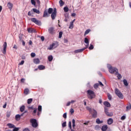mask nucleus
<instances>
[{"label":"nucleus","mask_w":131,"mask_h":131,"mask_svg":"<svg viewBox=\"0 0 131 131\" xmlns=\"http://www.w3.org/2000/svg\"><path fill=\"white\" fill-rule=\"evenodd\" d=\"M63 35V32L60 31L59 33V38H61L62 37V35Z\"/></svg>","instance_id":"a19ab883"},{"label":"nucleus","mask_w":131,"mask_h":131,"mask_svg":"<svg viewBox=\"0 0 131 131\" xmlns=\"http://www.w3.org/2000/svg\"><path fill=\"white\" fill-rule=\"evenodd\" d=\"M7 125L9 128H13L15 127V125L12 123H8Z\"/></svg>","instance_id":"a211bd4d"},{"label":"nucleus","mask_w":131,"mask_h":131,"mask_svg":"<svg viewBox=\"0 0 131 131\" xmlns=\"http://www.w3.org/2000/svg\"><path fill=\"white\" fill-rule=\"evenodd\" d=\"M48 61H49V62L53 61V56L50 55L48 56Z\"/></svg>","instance_id":"473e14b6"},{"label":"nucleus","mask_w":131,"mask_h":131,"mask_svg":"<svg viewBox=\"0 0 131 131\" xmlns=\"http://www.w3.org/2000/svg\"><path fill=\"white\" fill-rule=\"evenodd\" d=\"M33 62L35 64H39V59L38 58H36L34 59Z\"/></svg>","instance_id":"4be33fe9"},{"label":"nucleus","mask_w":131,"mask_h":131,"mask_svg":"<svg viewBox=\"0 0 131 131\" xmlns=\"http://www.w3.org/2000/svg\"><path fill=\"white\" fill-rule=\"evenodd\" d=\"M104 113H105L107 116L109 117H111V116H113V113H109V109L106 107H104Z\"/></svg>","instance_id":"0eeeda50"},{"label":"nucleus","mask_w":131,"mask_h":131,"mask_svg":"<svg viewBox=\"0 0 131 131\" xmlns=\"http://www.w3.org/2000/svg\"><path fill=\"white\" fill-rule=\"evenodd\" d=\"M24 60H21V61L18 64V65H23L24 64Z\"/></svg>","instance_id":"6e6d98bb"},{"label":"nucleus","mask_w":131,"mask_h":131,"mask_svg":"<svg viewBox=\"0 0 131 131\" xmlns=\"http://www.w3.org/2000/svg\"><path fill=\"white\" fill-rule=\"evenodd\" d=\"M31 56L32 58H34V57H35V54L34 53H32Z\"/></svg>","instance_id":"864d4df0"},{"label":"nucleus","mask_w":131,"mask_h":131,"mask_svg":"<svg viewBox=\"0 0 131 131\" xmlns=\"http://www.w3.org/2000/svg\"><path fill=\"white\" fill-rule=\"evenodd\" d=\"M53 11H54V9L52 8H50L48 9V14H52L53 13Z\"/></svg>","instance_id":"7c9ffc66"},{"label":"nucleus","mask_w":131,"mask_h":131,"mask_svg":"<svg viewBox=\"0 0 131 131\" xmlns=\"http://www.w3.org/2000/svg\"><path fill=\"white\" fill-rule=\"evenodd\" d=\"M24 110H25V105H23L20 107V112H23Z\"/></svg>","instance_id":"c85d7f7f"},{"label":"nucleus","mask_w":131,"mask_h":131,"mask_svg":"<svg viewBox=\"0 0 131 131\" xmlns=\"http://www.w3.org/2000/svg\"><path fill=\"white\" fill-rule=\"evenodd\" d=\"M7 6L10 10H12V8H13V4L11 3H8L7 4Z\"/></svg>","instance_id":"5701e85b"},{"label":"nucleus","mask_w":131,"mask_h":131,"mask_svg":"<svg viewBox=\"0 0 131 131\" xmlns=\"http://www.w3.org/2000/svg\"><path fill=\"white\" fill-rule=\"evenodd\" d=\"M29 109H30V110H34L35 108L34 107H33V106H32L31 107H29Z\"/></svg>","instance_id":"603ef678"},{"label":"nucleus","mask_w":131,"mask_h":131,"mask_svg":"<svg viewBox=\"0 0 131 131\" xmlns=\"http://www.w3.org/2000/svg\"><path fill=\"white\" fill-rule=\"evenodd\" d=\"M126 118V117H125V116H123L121 117V120H124V119H125Z\"/></svg>","instance_id":"8fccbe9b"},{"label":"nucleus","mask_w":131,"mask_h":131,"mask_svg":"<svg viewBox=\"0 0 131 131\" xmlns=\"http://www.w3.org/2000/svg\"><path fill=\"white\" fill-rule=\"evenodd\" d=\"M71 104V102L70 101H69V102L67 103L66 106H70Z\"/></svg>","instance_id":"0e129e2a"},{"label":"nucleus","mask_w":131,"mask_h":131,"mask_svg":"<svg viewBox=\"0 0 131 131\" xmlns=\"http://www.w3.org/2000/svg\"><path fill=\"white\" fill-rule=\"evenodd\" d=\"M72 126H73V128H75V126H76V125H75V119H73L72 120Z\"/></svg>","instance_id":"cd10ccee"},{"label":"nucleus","mask_w":131,"mask_h":131,"mask_svg":"<svg viewBox=\"0 0 131 131\" xmlns=\"http://www.w3.org/2000/svg\"><path fill=\"white\" fill-rule=\"evenodd\" d=\"M89 123H90V121H87L83 123V124H84L85 125H88L89 124Z\"/></svg>","instance_id":"052dcab7"},{"label":"nucleus","mask_w":131,"mask_h":131,"mask_svg":"<svg viewBox=\"0 0 131 131\" xmlns=\"http://www.w3.org/2000/svg\"><path fill=\"white\" fill-rule=\"evenodd\" d=\"M98 87H99V83H96L94 85V89H98Z\"/></svg>","instance_id":"c03bdc74"},{"label":"nucleus","mask_w":131,"mask_h":131,"mask_svg":"<svg viewBox=\"0 0 131 131\" xmlns=\"http://www.w3.org/2000/svg\"><path fill=\"white\" fill-rule=\"evenodd\" d=\"M31 21H32V22H33V23H35V24H36V25H38L39 26H40V25H41V21L37 20L35 18H31Z\"/></svg>","instance_id":"39448f33"},{"label":"nucleus","mask_w":131,"mask_h":131,"mask_svg":"<svg viewBox=\"0 0 131 131\" xmlns=\"http://www.w3.org/2000/svg\"><path fill=\"white\" fill-rule=\"evenodd\" d=\"M48 11H47V10H45L44 13H43V17H49V15L48 14Z\"/></svg>","instance_id":"393cba45"},{"label":"nucleus","mask_w":131,"mask_h":131,"mask_svg":"<svg viewBox=\"0 0 131 131\" xmlns=\"http://www.w3.org/2000/svg\"><path fill=\"white\" fill-rule=\"evenodd\" d=\"M37 108H35V109L34 110L33 115V114H35V113H36V112H37Z\"/></svg>","instance_id":"4d7b16f0"},{"label":"nucleus","mask_w":131,"mask_h":131,"mask_svg":"<svg viewBox=\"0 0 131 131\" xmlns=\"http://www.w3.org/2000/svg\"><path fill=\"white\" fill-rule=\"evenodd\" d=\"M84 42L85 43H86V45H85V47H84L85 49H88V48H89V46H90V40H89V39L86 37H85L84 38Z\"/></svg>","instance_id":"6e6552de"},{"label":"nucleus","mask_w":131,"mask_h":131,"mask_svg":"<svg viewBox=\"0 0 131 131\" xmlns=\"http://www.w3.org/2000/svg\"><path fill=\"white\" fill-rule=\"evenodd\" d=\"M131 109V104L130 103H129L128 105L126 106V111H129V110Z\"/></svg>","instance_id":"c756f323"},{"label":"nucleus","mask_w":131,"mask_h":131,"mask_svg":"<svg viewBox=\"0 0 131 131\" xmlns=\"http://www.w3.org/2000/svg\"><path fill=\"white\" fill-rule=\"evenodd\" d=\"M107 97H108V100H110V101H111L112 100V96H111V95L109 93L107 94Z\"/></svg>","instance_id":"e433bc0d"},{"label":"nucleus","mask_w":131,"mask_h":131,"mask_svg":"<svg viewBox=\"0 0 131 131\" xmlns=\"http://www.w3.org/2000/svg\"><path fill=\"white\" fill-rule=\"evenodd\" d=\"M103 104L104 106H106V107H111V104H110V103L107 101H104Z\"/></svg>","instance_id":"6ab92c4d"},{"label":"nucleus","mask_w":131,"mask_h":131,"mask_svg":"<svg viewBox=\"0 0 131 131\" xmlns=\"http://www.w3.org/2000/svg\"><path fill=\"white\" fill-rule=\"evenodd\" d=\"M25 81V79L24 78H21V80H20V82H23V83H24Z\"/></svg>","instance_id":"13d9d810"},{"label":"nucleus","mask_w":131,"mask_h":131,"mask_svg":"<svg viewBox=\"0 0 131 131\" xmlns=\"http://www.w3.org/2000/svg\"><path fill=\"white\" fill-rule=\"evenodd\" d=\"M24 131H30L28 128H26L25 129H24Z\"/></svg>","instance_id":"338daca9"},{"label":"nucleus","mask_w":131,"mask_h":131,"mask_svg":"<svg viewBox=\"0 0 131 131\" xmlns=\"http://www.w3.org/2000/svg\"><path fill=\"white\" fill-rule=\"evenodd\" d=\"M69 127L70 129H72V126H71V121L69 122Z\"/></svg>","instance_id":"49530a36"},{"label":"nucleus","mask_w":131,"mask_h":131,"mask_svg":"<svg viewBox=\"0 0 131 131\" xmlns=\"http://www.w3.org/2000/svg\"><path fill=\"white\" fill-rule=\"evenodd\" d=\"M19 129V127H16L15 126H14V127L13 128L12 131H18Z\"/></svg>","instance_id":"ea45409f"},{"label":"nucleus","mask_w":131,"mask_h":131,"mask_svg":"<svg viewBox=\"0 0 131 131\" xmlns=\"http://www.w3.org/2000/svg\"><path fill=\"white\" fill-rule=\"evenodd\" d=\"M99 85L100 84V85H101V86H104V84H103L102 82L99 81Z\"/></svg>","instance_id":"680f3d73"},{"label":"nucleus","mask_w":131,"mask_h":131,"mask_svg":"<svg viewBox=\"0 0 131 131\" xmlns=\"http://www.w3.org/2000/svg\"><path fill=\"white\" fill-rule=\"evenodd\" d=\"M90 32H91V29H87L85 31L84 35L85 36V35H86V34H89V33H90Z\"/></svg>","instance_id":"2f4dec72"},{"label":"nucleus","mask_w":131,"mask_h":131,"mask_svg":"<svg viewBox=\"0 0 131 131\" xmlns=\"http://www.w3.org/2000/svg\"><path fill=\"white\" fill-rule=\"evenodd\" d=\"M123 82L125 86H127V85H128V83L127 82L126 79H124Z\"/></svg>","instance_id":"bb28decb"},{"label":"nucleus","mask_w":131,"mask_h":131,"mask_svg":"<svg viewBox=\"0 0 131 131\" xmlns=\"http://www.w3.org/2000/svg\"><path fill=\"white\" fill-rule=\"evenodd\" d=\"M115 93L120 99H123V95H122V93H121V92H120V91H119V90H118V89L116 88L115 89Z\"/></svg>","instance_id":"20e7f679"},{"label":"nucleus","mask_w":131,"mask_h":131,"mask_svg":"<svg viewBox=\"0 0 131 131\" xmlns=\"http://www.w3.org/2000/svg\"><path fill=\"white\" fill-rule=\"evenodd\" d=\"M29 44L30 46H31V45H32V41H31V40H29Z\"/></svg>","instance_id":"774afa93"},{"label":"nucleus","mask_w":131,"mask_h":131,"mask_svg":"<svg viewBox=\"0 0 131 131\" xmlns=\"http://www.w3.org/2000/svg\"><path fill=\"white\" fill-rule=\"evenodd\" d=\"M27 31L29 33H33V32H34V29L31 28H28Z\"/></svg>","instance_id":"dca6fc26"},{"label":"nucleus","mask_w":131,"mask_h":131,"mask_svg":"<svg viewBox=\"0 0 131 131\" xmlns=\"http://www.w3.org/2000/svg\"><path fill=\"white\" fill-rule=\"evenodd\" d=\"M63 118L66 119V118H67V113H64L63 115Z\"/></svg>","instance_id":"de8ad7c7"},{"label":"nucleus","mask_w":131,"mask_h":131,"mask_svg":"<svg viewBox=\"0 0 131 131\" xmlns=\"http://www.w3.org/2000/svg\"><path fill=\"white\" fill-rule=\"evenodd\" d=\"M87 95L89 99L92 100V99H95L96 98V94L92 90H89L87 91Z\"/></svg>","instance_id":"f257e3e1"},{"label":"nucleus","mask_w":131,"mask_h":131,"mask_svg":"<svg viewBox=\"0 0 131 131\" xmlns=\"http://www.w3.org/2000/svg\"><path fill=\"white\" fill-rule=\"evenodd\" d=\"M33 10V12H34V13H36V14H40V11H39V10L34 8L32 9Z\"/></svg>","instance_id":"b1692460"},{"label":"nucleus","mask_w":131,"mask_h":131,"mask_svg":"<svg viewBox=\"0 0 131 131\" xmlns=\"http://www.w3.org/2000/svg\"><path fill=\"white\" fill-rule=\"evenodd\" d=\"M32 101H33L32 98H30L28 99L27 100L28 104H31V103H32Z\"/></svg>","instance_id":"c9c22d12"},{"label":"nucleus","mask_w":131,"mask_h":131,"mask_svg":"<svg viewBox=\"0 0 131 131\" xmlns=\"http://www.w3.org/2000/svg\"><path fill=\"white\" fill-rule=\"evenodd\" d=\"M87 110H89L90 112H92L93 111V110L90 107H87Z\"/></svg>","instance_id":"bf43d9fd"},{"label":"nucleus","mask_w":131,"mask_h":131,"mask_svg":"<svg viewBox=\"0 0 131 131\" xmlns=\"http://www.w3.org/2000/svg\"><path fill=\"white\" fill-rule=\"evenodd\" d=\"M63 10L64 11V12L66 13H67V12H68V11H69V8H68L67 7H65L63 8Z\"/></svg>","instance_id":"4c0bfd02"},{"label":"nucleus","mask_w":131,"mask_h":131,"mask_svg":"<svg viewBox=\"0 0 131 131\" xmlns=\"http://www.w3.org/2000/svg\"><path fill=\"white\" fill-rule=\"evenodd\" d=\"M108 128V126L107 125H104L102 126L101 130L102 131H106L107 130V129Z\"/></svg>","instance_id":"f3484780"},{"label":"nucleus","mask_w":131,"mask_h":131,"mask_svg":"<svg viewBox=\"0 0 131 131\" xmlns=\"http://www.w3.org/2000/svg\"><path fill=\"white\" fill-rule=\"evenodd\" d=\"M70 112H71V114H73V113H74V110H73V108H71L70 110Z\"/></svg>","instance_id":"5fc2aeb1"},{"label":"nucleus","mask_w":131,"mask_h":131,"mask_svg":"<svg viewBox=\"0 0 131 131\" xmlns=\"http://www.w3.org/2000/svg\"><path fill=\"white\" fill-rule=\"evenodd\" d=\"M84 50H86V49L85 48H84L83 49L76 50H75L74 53H75L76 54H77V53H82V52H83Z\"/></svg>","instance_id":"4468645a"},{"label":"nucleus","mask_w":131,"mask_h":131,"mask_svg":"<svg viewBox=\"0 0 131 131\" xmlns=\"http://www.w3.org/2000/svg\"><path fill=\"white\" fill-rule=\"evenodd\" d=\"M42 110V107L41 106V105H38V113H37V115L38 116H39V115H40V114H41V111Z\"/></svg>","instance_id":"f8f14e48"},{"label":"nucleus","mask_w":131,"mask_h":131,"mask_svg":"<svg viewBox=\"0 0 131 131\" xmlns=\"http://www.w3.org/2000/svg\"><path fill=\"white\" fill-rule=\"evenodd\" d=\"M62 127H66V122H64L62 124Z\"/></svg>","instance_id":"3c124183"},{"label":"nucleus","mask_w":131,"mask_h":131,"mask_svg":"<svg viewBox=\"0 0 131 131\" xmlns=\"http://www.w3.org/2000/svg\"><path fill=\"white\" fill-rule=\"evenodd\" d=\"M117 75L118 79H120V78H121V77H122V76H121V74L118 73V74H117Z\"/></svg>","instance_id":"79ce46f5"},{"label":"nucleus","mask_w":131,"mask_h":131,"mask_svg":"<svg viewBox=\"0 0 131 131\" xmlns=\"http://www.w3.org/2000/svg\"><path fill=\"white\" fill-rule=\"evenodd\" d=\"M69 28L70 29H72V28H73V21H71L70 23Z\"/></svg>","instance_id":"f704fd0d"},{"label":"nucleus","mask_w":131,"mask_h":131,"mask_svg":"<svg viewBox=\"0 0 131 131\" xmlns=\"http://www.w3.org/2000/svg\"><path fill=\"white\" fill-rule=\"evenodd\" d=\"M31 3L32 5H33L34 6H35V4H36L35 1L31 0Z\"/></svg>","instance_id":"a18cd8bd"},{"label":"nucleus","mask_w":131,"mask_h":131,"mask_svg":"<svg viewBox=\"0 0 131 131\" xmlns=\"http://www.w3.org/2000/svg\"><path fill=\"white\" fill-rule=\"evenodd\" d=\"M59 4H60V7H62V6H64V2H63L62 0H60L59 1Z\"/></svg>","instance_id":"58836bf2"},{"label":"nucleus","mask_w":131,"mask_h":131,"mask_svg":"<svg viewBox=\"0 0 131 131\" xmlns=\"http://www.w3.org/2000/svg\"><path fill=\"white\" fill-rule=\"evenodd\" d=\"M107 123H108V124H109V125H110L113 123V120L112 119V118H109L107 120Z\"/></svg>","instance_id":"412c9836"},{"label":"nucleus","mask_w":131,"mask_h":131,"mask_svg":"<svg viewBox=\"0 0 131 131\" xmlns=\"http://www.w3.org/2000/svg\"><path fill=\"white\" fill-rule=\"evenodd\" d=\"M38 69H39V70H45V69H46V67L43 65H39L38 67Z\"/></svg>","instance_id":"2eb2a0df"},{"label":"nucleus","mask_w":131,"mask_h":131,"mask_svg":"<svg viewBox=\"0 0 131 131\" xmlns=\"http://www.w3.org/2000/svg\"><path fill=\"white\" fill-rule=\"evenodd\" d=\"M108 68L109 72L111 73V74H113V73H115V75H117L118 73V69L112 66H108Z\"/></svg>","instance_id":"f03ea898"},{"label":"nucleus","mask_w":131,"mask_h":131,"mask_svg":"<svg viewBox=\"0 0 131 131\" xmlns=\"http://www.w3.org/2000/svg\"><path fill=\"white\" fill-rule=\"evenodd\" d=\"M57 47V44H56L55 43H53L52 45H50V47L48 48V50H53V49H56Z\"/></svg>","instance_id":"9b49d317"},{"label":"nucleus","mask_w":131,"mask_h":131,"mask_svg":"<svg viewBox=\"0 0 131 131\" xmlns=\"http://www.w3.org/2000/svg\"><path fill=\"white\" fill-rule=\"evenodd\" d=\"M48 31L50 34H55V29L53 27L50 28Z\"/></svg>","instance_id":"ddd939ff"},{"label":"nucleus","mask_w":131,"mask_h":131,"mask_svg":"<svg viewBox=\"0 0 131 131\" xmlns=\"http://www.w3.org/2000/svg\"><path fill=\"white\" fill-rule=\"evenodd\" d=\"M57 17V9L54 8L53 12L51 14V18L52 20H55Z\"/></svg>","instance_id":"423d86ee"},{"label":"nucleus","mask_w":131,"mask_h":131,"mask_svg":"<svg viewBox=\"0 0 131 131\" xmlns=\"http://www.w3.org/2000/svg\"><path fill=\"white\" fill-rule=\"evenodd\" d=\"M31 15H32L31 12V11H29L28 12V16H31Z\"/></svg>","instance_id":"69168bd1"},{"label":"nucleus","mask_w":131,"mask_h":131,"mask_svg":"<svg viewBox=\"0 0 131 131\" xmlns=\"http://www.w3.org/2000/svg\"><path fill=\"white\" fill-rule=\"evenodd\" d=\"M72 17H75L76 16V13H73L71 15Z\"/></svg>","instance_id":"e2e57ef3"},{"label":"nucleus","mask_w":131,"mask_h":131,"mask_svg":"<svg viewBox=\"0 0 131 131\" xmlns=\"http://www.w3.org/2000/svg\"><path fill=\"white\" fill-rule=\"evenodd\" d=\"M6 116L8 118L10 117L11 116V112H7Z\"/></svg>","instance_id":"37998d69"},{"label":"nucleus","mask_w":131,"mask_h":131,"mask_svg":"<svg viewBox=\"0 0 131 131\" xmlns=\"http://www.w3.org/2000/svg\"><path fill=\"white\" fill-rule=\"evenodd\" d=\"M96 123H97V124H101V123H103V122H104V121L103 120H100V119L97 118L96 120Z\"/></svg>","instance_id":"aec40b11"},{"label":"nucleus","mask_w":131,"mask_h":131,"mask_svg":"<svg viewBox=\"0 0 131 131\" xmlns=\"http://www.w3.org/2000/svg\"><path fill=\"white\" fill-rule=\"evenodd\" d=\"M30 123L32 124V126L34 128L37 127L38 126V124L37 123V120L35 119H31Z\"/></svg>","instance_id":"7ed1b4c3"},{"label":"nucleus","mask_w":131,"mask_h":131,"mask_svg":"<svg viewBox=\"0 0 131 131\" xmlns=\"http://www.w3.org/2000/svg\"><path fill=\"white\" fill-rule=\"evenodd\" d=\"M20 118H21V116L20 115L18 114L15 116L16 120H20Z\"/></svg>","instance_id":"a878e982"},{"label":"nucleus","mask_w":131,"mask_h":131,"mask_svg":"<svg viewBox=\"0 0 131 131\" xmlns=\"http://www.w3.org/2000/svg\"><path fill=\"white\" fill-rule=\"evenodd\" d=\"M6 50H7V42H5L3 45V53L4 55H6V54H7Z\"/></svg>","instance_id":"9d476101"},{"label":"nucleus","mask_w":131,"mask_h":131,"mask_svg":"<svg viewBox=\"0 0 131 131\" xmlns=\"http://www.w3.org/2000/svg\"><path fill=\"white\" fill-rule=\"evenodd\" d=\"M29 93V89H26L24 90V94L25 95H27Z\"/></svg>","instance_id":"72a5a7b5"},{"label":"nucleus","mask_w":131,"mask_h":131,"mask_svg":"<svg viewBox=\"0 0 131 131\" xmlns=\"http://www.w3.org/2000/svg\"><path fill=\"white\" fill-rule=\"evenodd\" d=\"M91 113H92V117H93V118H97L98 113L96 111V110H93Z\"/></svg>","instance_id":"1a4fd4ad"},{"label":"nucleus","mask_w":131,"mask_h":131,"mask_svg":"<svg viewBox=\"0 0 131 131\" xmlns=\"http://www.w3.org/2000/svg\"><path fill=\"white\" fill-rule=\"evenodd\" d=\"M89 49V50H93L94 49V46H93V45L91 44Z\"/></svg>","instance_id":"09e8293b"}]
</instances>
